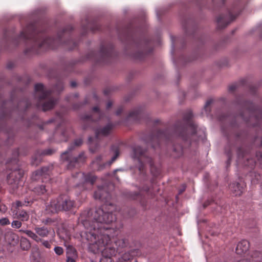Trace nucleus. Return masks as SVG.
Returning <instances> with one entry per match:
<instances>
[{
	"label": "nucleus",
	"mask_w": 262,
	"mask_h": 262,
	"mask_svg": "<svg viewBox=\"0 0 262 262\" xmlns=\"http://www.w3.org/2000/svg\"><path fill=\"white\" fill-rule=\"evenodd\" d=\"M71 150L72 149L69 147L61 155V159L62 161L68 162L67 167L69 169L78 167L80 163L84 162L85 158L83 152L80 153L77 157H73Z\"/></svg>",
	"instance_id": "obj_12"
},
{
	"label": "nucleus",
	"mask_w": 262,
	"mask_h": 262,
	"mask_svg": "<svg viewBox=\"0 0 262 262\" xmlns=\"http://www.w3.org/2000/svg\"><path fill=\"white\" fill-rule=\"evenodd\" d=\"M141 192H135L131 193L129 195V197L133 200H140L141 199Z\"/></svg>",
	"instance_id": "obj_38"
},
{
	"label": "nucleus",
	"mask_w": 262,
	"mask_h": 262,
	"mask_svg": "<svg viewBox=\"0 0 262 262\" xmlns=\"http://www.w3.org/2000/svg\"><path fill=\"white\" fill-rule=\"evenodd\" d=\"M20 232H23L25 233L26 235H27L29 237L31 238L32 239H33L34 241H35L37 243H40L41 245L47 249H51V244L52 242L51 241H47L41 238H39L36 235L33 234V231L30 230H20Z\"/></svg>",
	"instance_id": "obj_18"
},
{
	"label": "nucleus",
	"mask_w": 262,
	"mask_h": 262,
	"mask_svg": "<svg viewBox=\"0 0 262 262\" xmlns=\"http://www.w3.org/2000/svg\"><path fill=\"white\" fill-rule=\"evenodd\" d=\"M98 110V107L97 106H95L93 108V111L95 112H97Z\"/></svg>",
	"instance_id": "obj_55"
},
{
	"label": "nucleus",
	"mask_w": 262,
	"mask_h": 262,
	"mask_svg": "<svg viewBox=\"0 0 262 262\" xmlns=\"http://www.w3.org/2000/svg\"><path fill=\"white\" fill-rule=\"evenodd\" d=\"M225 0H221V1H222V3H225ZM215 0H212V2H213V3H214V2H215Z\"/></svg>",
	"instance_id": "obj_58"
},
{
	"label": "nucleus",
	"mask_w": 262,
	"mask_h": 262,
	"mask_svg": "<svg viewBox=\"0 0 262 262\" xmlns=\"http://www.w3.org/2000/svg\"><path fill=\"white\" fill-rule=\"evenodd\" d=\"M112 151L114 153V155L111 160L105 163L103 165L99 163V170L103 168L109 167L115 161L119 155V146L118 144H114L111 147Z\"/></svg>",
	"instance_id": "obj_19"
},
{
	"label": "nucleus",
	"mask_w": 262,
	"mask_h": 262,
	"mask_svg": "<svg viewBox=\"0 0 262 262\" xmlns=\"http://www.w3.org/2000/svg\"><path fill=\"white\" fill-rule=\"evenodd\" d=\"M91 262H97L96 260H94L93 259H91Z\"/></svg>",
	"instance_id": "obj_60"
},
{
	"label": "nucleus",
	"mask_w": 262,
	"mask_h": 262,
	"mask_svg": "<svg viewBox=\"0 0 262 262\" xmlns=\"http://www.w3.org/2000/svg\"><path fill=\"white\" fill-rule=\"evenodd\" d=\"M54 40L50 38H44L43 41L41 43H38L39 47H43L47 46V47L51 48L52 43L53 42Z\"/></svg>",
	"instance_id": "obj_33"
},
{
	"label": "nucleus",
	"mask_w": 262,
	"mask_h": 262,
	"mask_svg": "<svg viewBox=\"0 0 262 262\" xmlns=\"http://www.w3.org/2000/svg\"><path fill=\"white\" fill-rule=\"evenodd\" d=\"M119 37L123 41L136 47L137 51L133 53V57L136 59L141 60L151 52L149 41L144 37L136 38L130 28H125L120 32Z\"/></svg>",
	"instance_id": "obj_4"
},
{
	"label": "nucleus",
	"mask_w": 262,
	"mask_h": 262,
	"mask_svg": "<svg viewBox=\"0 0 262 262\" xmlns=\"http://www.w3.org/2000/svg\"><path fill=\"white\" fill-rule=\"evenodd\" d=\"M171 39H172V46H173V48H174V37H171Z\"/></svg>",
	"instance_id": "obj_56"
},
{
	"label": "nucleus",
	"mask_w": 262,
	"mask_h": 262,
	"mask_svg": "<svg viewBox=\"0 0 262 262\" xmlns=\"http://www.w3.org/2000/svg\"><path fill=\"white\" fill-rule=\"evenodd\" d=\"M247 82V80L246 79H243L241 80L238 83H234L230 85L228 88L229 91L230 92H233L236 90L239 86L246 85Z\"/></svg>",
	"instance_id": "obj_27"
},
{
	"label": "nucleus",
	"mask_w": 262,
	"mask_h": 262,
	"mask_svg": "<svg viewBox=\"0 0 262 262\" xmlns=\"http://www.w3.org/2000/svg\"><path fill=\"white\" fill-rule=\"evenodd\" d=\"M54 251L57 255H61L63 253V248L59 246L55 247L54 248Z\"/></svg>",
	"instance_id": "obj_40"
},
{
	"label": "nucleus",
	"mask_w": 262,
	"mask_h": 262,
	"mask_svg": "<svg viewBox=\"0 0 262 262\" xmlns=\"http://www.w3.org/2000/svg\"><path fill=\"white\" fill-rule=\"evenodd\" d=\"M24 172L20 169H15L12 171L7 177L8 183L11 185L13 189L18 188L21 186L23 183L22 180Z\"/></svg>",
	"instance_id": "obj_13"
},
{
	"label": "nucleus",
	"mask_w": 262,
	"mask_h": 262,
	"mask_svg": "<svg viewBox=\"0 0 262 262\" xmlns=\"http://www.w3.org/2000/svg\"><path fill=\"white\" fill-rule=\"evenodd\" d=\"M113 127L114 126L112 124L108 123L103 127H99V143L100 142L101 137L107 136L112 133Z\"/></svg>",
	"instance_id": "obj_25"
},
{
	"label": "nucleus",
	"mask_w": 262,
	"mask_h": 262,
	"mask_svg": "<svg viewBox=\"0 0 262 262\" xmlns=\"http://www.w3.org/2000/svg\"><path fill=\"white\" fill-rule=\"evenodd\" d=\"M249 86L250 93L253 95L255 94L256 92V88L254 86H252V85H249Z\"/></svg>",
	"instance_id": "obj_46"
},
{
	"label": "nucleus",
	"mask_w": 262,
	"mask_h": 262,
	"mask_svg": "<svg viewBox=\"0 0 262 262\" xmlns=\"http://www.w3.org/2000/svg\"><path fill=\"white\" fill-rule=\"evenodd\" d=\"M213 99H210L207 101V102L204 106V111L205 112V114L207 116L209 115L210 113V111H211L210 105L213 103Z\"/></svg>",
	"instance_id": "obj_34"
},
{
	"label": "nucleus",
	"mask_w": 262,
	"mask_h": 262,
	"mask_svg": "<svg viewBox=\"0 0 262 262\" xmlns=\"http://www.w3.org/2000/svg\"><path fill=\"white\" fill-rule=\"evenodd\" d=\"M102 189H101L100 188V187L99 186V202L101 200V199H102V196H101V194L102 193Z\"/></svg>",
	"instance_id": "obj_51"
},
{
	"label": "nucleus",
	"mask_w": 262,
	"mask_h": 262,
	"mask_svg": "<svg viewBox=\"0 0 262 262\" xmlns=\"http://www.w3.org/2000/svg\"><path fill=\"white\" fill-rule=\"evenodd\" d=\"M4 236L5 243L9 245L15 246L18 243V236L10 229L5 231Z\"/></svg>",
	"instance_id": "obj_17"
},
{
	"label": "nucleus",
	"mask_w": 262,
	"mask_h": 262,
	"mask_svg": "<svg viewBox=\"0 0 262 262\" xmlns=\"http://www.w3.org/2000/svg\"><path fill=\"white\" fill-rule=\"evenodd\" d=\"M56 89L57 91H60L62 90L63 89L62 83L61 82L58 83L57 84V85H56Z\"/></svg>",
	"instance_id": "obj_45"
},
{
	"label": "nucleus",
	"mask_w": 262,
	"mask_h": 262,
	"mask_svg": "<svg viewBox=\"0 0 262 262\" xmlns=\"http://www.w3.org/2000/svg\"><path fill=\"white\" fill-rule=\"evenodd\" d=\"M35 96L38 100V106H41L43 111L53 108L57 103V100L50 97L51 92L45 90L44 86L40 83L35 86Z\"/></svg>",
	"instance_id": "obj_7"
},
{
	"label": "nucleus",
	"mask_w": 262,
	"mask_h": 262,
	"mask_svg": "<svg viewBox=\"0 0 262 262\" xmlns=\"http://www.w3.org/2000/svg\"><path fill=\"white\" fill-rule=\"evenodd\" d=\"M251 138L250 135L245 132L236 135L237 141L242 143V145L237 149V162L238 164L253 168L257 163H259L262 166V152H256V160L251 157L250 148L245 144Z\"/></svg>",
	"instance_id": "obj_3"
},
{
	"label": "nucleus",
	"mask_w": 262,
	"mask_h": 262,
	"mask_svg": "<svg viewBox=\"0 0 262 262\" xmlns=\"http://www.w3.org/2000/svg\"><path fill=\"white\" fill-rule=\"evenodd\" d=\"M240 13V9L237 6H233L227 10L226 14H222L217 18L218 28L223 29L233 21Z\"/></svg>",
	"instance_id": "obj_11"
},
{
	"label": "nucleus",
	"mask_w": 262,
	"mask_h": 262,
	"mask_svg": "<svg viewBox=\"0 0 262 262\" xmlns=\"http://www.w3.org/2000/svg\"><path fill=\"white\" fill-rule=\"evenodd\" d=\"M138 253V250L134 249L126 252L119 258L118 262H130L133 257Z\"/></svg>",
	"instance_id": "obj_24"
},
{
	"label": "nucleus",
	"mask_w": 262,
	"mask_h": 262,
	"mask_svg": "<svg viewBox=\"0 0 262 262\" xmlns=\"http://www.w3.org/2000/svg\"><path fill=\"white\" fill-rule=\"evenodd\" d=\"M96 195H97V193H95L94 194V196H95V198H97Z\"/></svg>",
	"instance_id": "obj_61"
},
{
	"label": "nucleus",
	"mask_w": 262,
	"mask_h": 262,
	"mask_svg": "<svg viewBox=\"0 0 262 262\" xmlns=\"http://www.w3.org/2000/svg\"><path fill=\"white\" fill-rule=\"evenodd\" d=\"M71 256L69 255V252L67 253L66 262H76V252L74 250H72Z\"/></svg>",
	"instance_id": "obj_35"
},
{
	"label": "nucleus",
	"mask_w": 262,
	"mask_h": 262,
	"mask_svg": "<svg viewBox=\"0 0 262 262\" xmlns=\"http://www.w3.org/2000/svg\"><path fill=\"white\" fill-rule=\"evenodd\" d=\"M34 230L35 232H33V234L41 239L48 237L50 232V229L44 226H36L34 228Z\"/></svg>",
	"instance_id": "obj_21"
},
{
	"label": "nucleus",
	"mask_w": 262,
	"mask_h": 262,
	"mask_svg": "<svg viewBox=\"0 0 262 262\" xmlns=\"http://www.w3.org/2000/svg\"><path fill=\"white\" fill-rule=\"evenodd\" d=\"M20 246L24 250H28L31 247V244L27 238L22 237L20 239Z\"/></svg>",
	"instance_id": "obj_32"
},
{
	"label": "nucleus",
	"mask_w": 262,
	"mask_h": 262,
	"mask_svg": "<svg viewBox=\"0 0 262 262\" xmlns=\"http://www.w3.org/2000/svg\"><path fill=\"white\" fill-rule=\"evenodd\" d=\"M113 105V102L111 101H109L106 104V108L107 109L110 108Z\"/></svg>",
	"instance_id": "obj_50"
},
{
	"label": "nucleus",
	"mask_w": 262,
	"mask_h": 262,
	"mask_svg": "<svg viewBox=\"0 0 262 262\" xmlns=\"http://www.w3.org/2000/svg\"><path fill=\"white\" fill-rule=\"evenodd\" d=\"M143 115V110L140 107H138L130 111L127 117V119H132L135 121H139Z\"/></svg>",
	"instance_id": "obj_22"
},
{
	"label": "nucleus",
	"mask_w": 262,
	"mask_h": 262,
	"mask_svg": "<svg viewBox=\"0 0 262 262\" xmlns=\"http://www.w3.org/2000/svg\"><path fill=\"white\" fill-rule=\"evenodd\" d=\"M54 152H55L54 150H53L51 149H48L45 150L42 154L45 155H51Z\"/></svg>",
	"instance_id": "obj_43"
},
{
	"label": "nucleus",
	"mask_w": 262,
	"mask_h": 262,
	"mask_svg": "<svg viewBox=\"0 0 262 262\" xmlns=\"http://www.w3.org/2000/svg\"><path fill=\"white\" fill-rule=\"evenodd\" d=\"M233 149V147L231 146L230 145L229 146V149H228L227 148L225 149V152L227 154V156L228 157V160L227 161V166L229 165L231 161L232 158V150Z\"/></svg>",
	"instance_id": "obj_36"
},
{
	"label": "nucleus",
	"mask_w": 262,
	"mask_h": 262,
	"mask_svg": "<svg viewBox=\"0 0 262 262\" xmlns=\"http://www.w3.org/2000/svg\"><path fill=\"white\" fill-rule=\"evenodd\" d=\"M106 198L107 199H108L110 198V195L109 193L107 194V195H106Z\"/></svg>",
	"instance_id": "obj_57"
},
{
	"label": "nucleus",
	"mask_w": 262,
	"mask_h": 262,
	"mask_svg": "<svg viewBox=\"0 0 262 262\" xmlns=\"http://www.w3.org/2000/svg\"><path fill=\"white\" fill-rule=\"evenodd\" d=\"M236 102L242 108L238 117H239L248 125L256 127L257 134L262 131V109L260 107L255 106L252 103L246 100L245 97L239 96L236 98ZM253 144L256 146H262V137L257 135L253 140Z\"/></svg>",
	"instance_id": "obj_2"
},
{
	"label": "nucleus",
	"mask_w": 262,
	"mask_h": 262,
	"mask_svg": "<svg viewBox=\"0 0 262 262\" xmlns=\"http://www.w3.org/2000/svg\"><path fill=\"white\" fill-rule=\"evenodd\" d=\"M250 248V243L248 241L242 240L237 245L236 252L237 254H243L247 252Z\"/></svg>",
	"instance_id": "obj_23"
},
{
	"label": "nucleus",
	"mask_w": 262,
	"mask_h": 262,
	"mask_svg": "<svg viewBox=\"0 0 262 262\" xmlns=\"http://www.w3.org/2000/svg\"><path fill=\"white\" fill-rule=\"evenodd\" d=\"M237 262H249V260L248 259H242V260H240L239 261H238Z\"/></svg>",
	"instance_id": "obj_54"
},
{
	"label": "nucleus",
	"mask_w": 262,
	"mask_h": 262,
	"mask_svg": "<svg viewBox=\"0 0 262 262\" xmlns=\"http://www.w3.org/2000/svg\"><path fill=\"white\" fill-rule=\"evenodd\" d=\"M0 224L3 226L9 225L10 224V221L8 218L4 217L0 219Z\"/></svg>",
	"instance_id": "obj_42"
},
{
	"label": "nucleus",
	"mask_w": 262,
	"mask_h": 262,
	"mask_svg": "<svg viewBox=\"0 0 262 262\" xmlns=\"http://www.w3.org/2000/svg\"><path fill=\"white\" fill-rule=\"evenodd\" d=\"M49 185H41L34 188V191L37 194L40 195L45 194L47 191Z\"/></svg>",
	"instance_id": "obj_30"
},
{
	"label": "nucleus",
	"mask_w": 262,
	"mask_h": 262,
	"mask_svg": "<svg viewBox=\"0 0 262 262\" xmlns=\"http://www.w3.org/2000/svg\"><path fill=\"white\" fill-rule=\"evenodd\" d=\"M254 178H253L252 180V182L253 183H255L256 182L257 183H262V175L258 174V173H255L254 176Z\"/></svg>",
	"instance_id": "obj_39"
},
{
	"label": "nucleus",
	"mask_w": 262,
	"mask_h": 262,
	"mask_svg": "<svg viewBox=\"0 0 262 262\" xmlns=\"http://www.w3.org/2000/svg\"><path fill=\"white\" fill-rule=\"evenodd\" d=\"M115 206L107 202L106 204L99 208V223L109 224L116 220V215L113 213Z\"/></svg>",
	"instance_id": "obj_10"
},
{
	"label": "nucleus",
	"mask_w": 262,
	"mask_h": 262,
	"mask_svg": "<svg viewBox=\"0 0 262 262\" xmlns=\"http://www.w3.org/2000/svg\"><path fill=\"white\" fill-rule=\"evenodd\" d=\"M99 119H100L101 118V112L100 111H99Z\"/></svg>",
	"instance_id": "obj_59"
},
{
	"label": "nucleus",
	"mask_w": 262,
	"mask_h": 262,
	"mask_svg": "<svg viewBox=\"0 0 262 262\" xmlns=\"http://www.w3.org/2000/svg\"><path fill=\"white\" fill-rule=\"evenodd\" d=\"M148 190H149L148 189H146V191H148Z\"/></svg>",
	"instance_id": "obj_64"
},
{
	"label": "nucleus",
	"mask_w": 262,
	"mask_h": 262,
	"mask_svg": "<svg viewBox=\"0 0 262 262\" xmlns=\"http://www.w3.org/2000/svg\"><path fill=\"white\" fill-rule=\"evenodd\" d=\"M99 64L101 62L107 63L114 55V49L112 47H105L99 46Z\"/></svg>",
	"instance_id": "obj_14"
},
{
	"label": "nucleus",
	"mask_w": 262,
	"mask_h": 262,
	"mask_svg": "<svg viewBox=\"0 0 262 262\" xmlns=\"http://www.w3.org/2000/svg\"><path fill=\"white\" fill-rule=\"evenodd\" d=\"M61 141H67V136L66 135V132H63L61 134V139H60Z\"/></svg>",
	"instance_id": "obj_47"
},
{
	"label": "nucleus",
	"mask_w": 262,
	"mask_h": 262,
	"mask_svg": "<svg viewBox=\"0 0 262 262\" xmlns=\"http://www.w3.org/2000/svg\"><path fill=\"white\" fill-rule=\"evenodd\" d=\"M219 120L222 122L228 123L230 122L231 116L228 114H222L217 117ZM230 125L231 127L234 126V123L232 122H230Z\"/></svg>",
	"instance_id": "obj_28"
},
{
	"label": "nucleus",
	"mask_w": 262,
	"mask_h": 262,
	"mask_svg": "<svg viewBox=\"0 0 262 262\" xmlns=\"http://www.w3.org/2000/svg\"><path fill=\"white\" fill-rule=\"evenodd\" d=\"M71 86L72 87H75L76 85V82H74V81H72L71 82Z\"/></svg>",
	"instance_id": "obj_53"
},
{
	"label": "nucleus",
	"mask_w": 262,
	"mask_h": 262,
	"mask_svg": "<svg viewBox=\"0 0 262 262\" xmlns=\"http://www.w3.org/2000/svg\"><path fill=\"white\" fill-rule=\"evenodd\" d=\"M82 143V140L81 139H77L75 140L74 144L75 146H79Z\"/></svg>",
	"instance_id": "obj_44"
},
{
	"label": "nucleus",
	"mask_w": 262,
	"mask_h": 262,
	"mask_svg": "<svg viewBox=\"0 0 262 262\" xmlns=\"http://www.w3.org/2000/svg\"><path fill=\"white\" fill-rule=\"evenodd\" d=\"M22 203L19 201H17L13 205L11 210L13 217L20 219L21 221H27L29 219V214L26 211L19 209Z\"/></svg>",
	"instance_id": "obj_15"
},
{
	"label": "nucleus",
	"mask_w": 262,
	"mask_h": 262,
	"mask_svg": "<svg viewBox=\"0 0 262 262\" xmlns=\"http://www.w3.org/2000/svg\"><path fill=\"white\" fill-rule=\"evenodd\" d=\"M98 136V132L96 131L95 137H90L89 138V144L90 151L92 153H95L97 151L98 146L97 144V138Z\"/></svg>",
	"instance_id": "obj_26"
},
{
	"label": "nucleus",
	"mask_w": 262,
	"mask_h": 262,
	"mask_svg": "<svg viewBox=\"0 0 262 262\" xmlns=\"http://www.w3.org/2000/svg\"><path fill=\"white\" fill-rule=\"evenodd\" d=\"M193 114L191 110L187 111L184 114L182 121L176 122L171 129L164 132L158 130L153 133L145 142L151 145L152 148L161 147L163 143L172 147L173 151L179 157L183 154V147L181 145H177L173 140L188 141L190 136L195 134L196 126L192 120Z\"/></svg>",
	"instance_id": "obj_1"
},
{
	"label": "nucleus",
	"mask_w": 262,
	"mask_h": 262,
	"mask_svg": "<svg viewBox=\"0 0 262 262\" xmlns=\"http://www.w3.org/2000/svg\"><path fill=\"white\" fill-rule=\"evenodd\" d=\"M111 92V89L110 88H106L104 90V95H108Z\"/></svg>",
	"instance_id": "obj_49"
},
{
	"label": "nucleus",
	"mask_w": 262,
	"mask_h": 262,
	"mask_svg": "<svg viewBox=\"0 0 262 262\" xmlns=\"http://www.w3.org/2000/svg\"><path fill=\"white\" fill-rule=\"evenodd\" d=\"M94 220L92 224L87 221L83 222V224L87 228L86 238L89 250L93 254H97L98 252V221L97 219Z\"/></svg>",
	"instance_id": "obj_8"
},
{
	"label": "nucleus",
	"mask_w": 262,
	"mask_h": 262,
	"mask_svg": "<svg viewBox=\"0 0 262 262\" xmlns=\"http://www.w3.org/2000/svg\"><path fill=\"white\" fill-rule=\"evenodd\" d=\"M117 170H118V169H116V170H115L114 171V172H116Z\"/></svg>",
	"instance_id": "obj_63"
},
{
	"label": "nucleus",
	"mask_w": 262,
	"mask_h": 262,
	"mask_svg": "<svg viewBox=\"0 0 262 262\" xmlns=\"http://www.w3.org/2000/svg\"><path fill=\"white\" fill-rule=\"evenodd\" d=\"M246 185L244 182H236L230 184L229 188L236 196H240L243 193Z\"/></svg>",
	"instance_id": "obj_20"
},
{
	"label": "nucleus",
	"mask_w": 262,
	"mask_h": 262,
	"mask_svg": "<svg viewBox=\"0 0 262 262\" xmlns=\"http://www.w3.org/2000/svg\"><path fill=\"white\" fill-rule=\"evenodd\" d=\"M133 158L138 161V169L141 173H145V165L148 164L150 166L151 172L154 176L157 177L160 174V169L154 165L153 160L146 149H143L139 145L133 146Z\"/></svg>",
	"instance_id": "obj_5"
},
{
	"label": "nucleus",
	"mask_w": 262,
	"mask_h": 262,
	"mask_svg": "<svg viewBox=\"0 0 262 262\" xmlns=\"http://www.w3.org/2000/svg\"><path fill=\"white\" fill-rule=\"evenodd\" d=\"M22 225V223L21 222L19 221H14L11 223V226L13 228L18 229Z\"/></svg>",
	"instance_id": "obj_41"
},
{
	"label": "nucleus",
	"mask_w": 262,
	"mask_h": 262,
	"mask_svg": "<svg viewBox=\"0 0 262 262\" xmlns=\"http://www.w3.org/2000/svg\"><path fill=\"white\" fill-rule=\"evenodd\" d=\"M74 205V202L68 197L64 196L60 198L57 201H52L47 207V210L54 213L61 210H69L71 209Z\"/></svg>",
	"instance_id": "obj_9"
},
{
	"label": "nucleus",
	"mask_w": 262,
	"mask_h": 262,
	"mask_svg": "<svg viewBox=\"0 0 262 262\" xmlns=\"http://www.w3.org/2000/svg\"><path fill=\"white\" fill-rule=\"evenodd\" d=\"M207 204H206L205 203V204H204V207H206L207 206Z\"/></svg>",
	"instance_id": "obj_62"
},
{
	"label": "nucleus",
	"mask_w": 262,
	"mask_h": 262,
	"mask_svg": "<svg viewBox=\"0 0 262 262\" xmlns=\"http://www.w3.org/2000/svg\"><path fill=\"white\" fill-rule=\"evenodd\" d=\"M50 172V167H43L40 169L34 172L32 174L31 179L34 181H38L40 180L43 181L44 179L48 178Z\"/></svg>",
	"instance_id": "obj_16"
},
{
	"label": "nucleus",
	"mask_w": 262,
	"mask_h": 262,
	"mask_svg": "<svg viewBox=\"0 0 262 262\" xmlns=\"http://www.w3.org/2000/svg\"><path fill=\"white\" fill-rule=\"evenodd\" d=\"M106 229V232L102 233V227L99 225V247L100 245L102 244L103 246H106L105 249L102 251L103 256L110 257L115 255L116 250L115 247H111L110 245L114 242L116 246L124 247L127 245V242L125 239H118L116 241L112 238V236L108 234L110 227H104Z\"/></svg>",
	"instance_id": "obj_6"
},
{
	"label": "nucleus",
	"mask_w": 262,
	"mask_h": 262,
	"mask_svg": "<svg viewBox=\"0 0 262 262\" xmlns=\"http://www.w3.org/2000/svg\"><path fill=\"white\" fill-rule=\"evenodd\" d=\"M207 0H200V1H198V3L199 4V5H204V3Z\"/></svg>",
	"instance_id": "obj_52"
},
{
	"label": "nucleus",
	"mask_w": 262,
	"mask_h": 262,
	"mask_svg": "<svg viewBox=\"0 0 262 262\" xmlns=\"http://www.w3.org/2000/svg\"><path fill=\"white\" fill-rule=\"evenodd\" d=\"M123 108L122 106L119 107L116 112V114L117 115H120L122 112H123Z\"/></svg>",
	"instance_id": "obj_48"
},
{
	"label": "nucleus",
	"mask_w": 262,
	"mask_h": 262,
	"mask_svg": "<svg viewBox=\"0 0 262 262\" xmlns=\"http://www.w3.org/2000/svg\"><path fill=\"white\" fill-rule=\"evenodd\" d=\"M97 177L94 176L91 174L86 176L85 179V182L90 183L91 185H93L94 182L96 181Z\"/></svg>",
	"instance_id": "obj_37"
},
{
	"label": "nucleus",
	"mask_w": 262,
	"mask_h": 262,
	"mask_svg": "<svg viewBox=\"0 0 262 262\" xmlns=\"http://www.w3.org/2000/svg\"><path fill=\"white\" fill-rule=\"evenodd\" d=\"M34 34L35 32L31 34L29 33L28 31H25L21 33L20 37V38H22L24 39H29L33 38L35 41L37 42L38 37L35 36Z\"/></svg>",
	"instance_id": "obj_29"
},
{
	"label": "nucleus",
	"mask_w": 262,
	"mask_h": 262,
	"mask_svg": "<svg viewBox=\"0 0 262 262\" xmlns=\"http://www.w3.org/2000/svg\"><path fill=\"white\" fill-rule=\"evenodd\" d=\"M251 262L262 261V253L259 251H254L251 255Z\"/></svg>",
	"instance_id": "obj_31"
}]
</instances>
